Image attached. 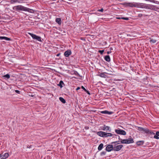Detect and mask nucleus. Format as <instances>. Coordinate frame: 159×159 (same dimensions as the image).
Masks as SVG:
<instances>
[{
	"instance_id": "obj_1",
	"label": "nucleus",
	"mask_w": 159,
	"mask_h": 159,
	"mask_svg": "<svg viewBox=\"0 0 159 159\" xmlns=\"http://www.w3.org/2000/svg\"><path fill=\"white\" fill-rule=\"evenodd\" d=\"M13 9L17 11H28L31 13H33L34 12V10L33 9L25 7L21 5H18L14 6L13 7Z\"/></svg>"
},
{
	"instance_id": "obj_2",
	"label": "nucleus",
	"mask_w": 159,
	"mask_h": 159,
	"mask_svg": "<svg viewBox=\"0 0 159 159\" xmlns=\"http://www.w3.org/2000/svg\"><path fill=\"white\" fill-rule=\"evenodd\" d=\"M136 128L138 130L140 131H142L143 133H149L151 134L154 135L155 134V133L154 132L152 131H150V130L147 128H144L142 127L138 126L136 127Z\"/></svg>"
},
{
	"instance_id": "obj_3",
	"label": "nucleus",
	"mask_w": 159,
	"mask_h": 159,
	"mask_svg": "<svg viewBox=\"0 0 159 159\" xmlns=\"http://www.w3.org/2000/svg\"><path fill=\"white\" fill-rule=\"evenodd\" d=\"M121 143H122L129 144L134 143L133 139L132 138H128L127 139H122Z\"/></svg>"
},
{
	"instance_id": "obj_4",
	"label": "nucleus",
	"mask_w": 159,
	"mask_h": 159,
	"mask_svg": "<svg viewBox=\"0 0 159 159\" xmlns=\"http://www.w3.org/2000/svg\"><path fill=\"white\" fill-rule=\"evenodd\" d=\"M28 34L30 35L33 39H35L38 41L42 42L41 38L40 37L38 36L30 33H28Z\"/></svg>"
},
{
	"instance_id": "obj_5",
	"label": "nucleus",
	"mask_w": 159,
	"mask_h": 159,
	"mask_svg": "<svg viewBox=\"0 0 159 159\" xmlns=\"http://www.w3.org/2000/svg\"><path fill=\"white\" fill-rule=\"evenodd\" d=\"M125 4L126 6L129 7H138V5L136 2H126Z\"/></svg>"
},
{
	"instance_id": "obj_6",
	"label": "nucleus",
	"mask_w": 159,
	"mask_h": 159,
	"mask_svg": "<svg viewBox=\"0 0 159 159\" xmlns=\"http://www.w3.org/2000/svg\"><path fill=\"white\" fill-rule=\"evenodd\" d=\"M147 8L148 9H151V10H154L157 11H158L159 8L157 7L156 6L151 5L147 7Z\"/></svg>"
},
{
	"instance_id": "obj_7",
	"label": "nucleus",
	"mask_w": 159,
	"mask_h": 159,
	"mask_svg": "<svg viewBox=\"0 0 159 159\" xmlns=\"http://www.w3.org/2000/svg\"><path fill=\"white\" fill-rule=\"evenodd\" d=\"M115 132L118 134L123 135L126 134V133L125 131L120 129H115Z\"/></svg>"
},
{
	"instance_id": "obj_8",
	"label": "nucleus",
	"mask_w": 159,
	"mask_h": 159,
	"mask_svg": "<svg viewBox=\"0 0 159 159\" xmlns=\"http://www.w3.org/2000/svg\"><path fill=\"white\" fill-rule=\"evenodd\" d=\"M101 129L103 131H106L107 132H111V129L109 126L104 125L101 127Z\"/></svg>"
},
{
	"instance_id": "obj_9",
	"label": "nucleus",
	"mask_w": 159,
	"mask_h": 159,
	"mask_svg": "<svg viewBox=\"0 0 159 159\" xmlns=\"http://www.w3.org/2000/svg\"><path fill=\"white\" fill-rule=\"evenodd\" d=\"M97 134L99 136L102 137H107V133L103 131H98Z\"/></svg>"
},
{
	"instance_id": "obj_10",
	"label": "nucleus",
	"mask_w": 159,
	"mask_h": 159,
	"mask_svg": "<svg viewBox=\"0 0 159 159\" xmlns=\"http://www.w3.org/2000/svg\"><path fill=\"white\" fill-rule=\"evenodd\" d=\"M123 147V145H120L114 146L113 150L115 151H119Z\"/></svg>"
},
{
	"instance_id": "obj_11",
	"label": "nucleus",
	"mask_w": 159,
	"mask_h": 159,
	"mask_svg": "<svg viewBox=\"0 0 159 159\" xmlns=\"http://www.w3.org/2000/svg\"><path fill=\"white\" fill-rule=\"evenodd\" d=\"M113 145H109L107 146L106 148V150L107 152H110L112 150H113Z\"/></svg>"
},
{
	"instance_id": "obj_12",
	"label": "nucleus",
	"mask_w": 159,
	"mask_h": 159,
	"mask_svg": "<svg viewBox=\"0 0 159 159\" xmlns=\"http://www.w3.org/2000/svg\"><path fill=\"white\" fill-rule=\"evenodd\" d=\"M23 0H11V3L13 4L15 3H23Z\"/></svg>"
},
{
	"instance_id": "obj_13",
	"label": "nucleus",
	"mask_w": 159,
	"mask_h": 159,
	"mask_svg": "<svg viewBox=\"0 0 159 159\" xmlns=\"http://www.w3.org/2000/svg\"><path fill=\"white\" fill-rule=\"evenodd\" d=\"M71 53V51L70 50H68L65 52L64 53V55L66 57H67L70 55Z\"/></svg>"
},
{
	"instance_id": "obj_14",
	"label": "nucleus",
	"mask_w": 159,
	"mask_h": 159,
	"mask_svg": "<svg viewBox=\"0 0 159 159\" xmlns=\"http://www.w3.org/2000/svg\"><path fill=\"white\" fill-rule=\"evenodd\" d=\"M101 112L102 114H107L108 115H111L113 113V112L109 111L107 110L101 111Z\"/></svg>"
},
{
	"instance_id": "obj_15",
	"label": "nucleus",
	"mask_w": 159,
	"mask_h": 159,
	"mask_svg": "<svg viewBox=\"0 0 159 159\" xmlns=\"http://www.w3.org/2000/svg\"><path fill=\"white\" fill-rule=\"evenodd\" d=\"M159 131H157L156 133V134L154 136V138L158 139H159Z\"/></svg>"
},
{
	"instance_id": "obj_16",
	"label": "nucleus",
	"mask_w": 159,
	"mask_h": 159,
	"mask_svg": "<svg viewBox=\"0 0 159 159\" xmlns=\"http://www.w3.org/2000/svg\"><path fill=\"white\" fill-rule=\"evenodd\" d=\"M104 59L108 62H110L111 60L110 58L109 55L106 56L104 58Z\"/></svg>"
},
{
	"instance_id": "obj_17",
	"label": "nucleus",
	"mask_w": 159,
	"mask_h": 159,
	"mask_svg": "<svg viewBox=\"0 0 159 159\" xmlns=\"http://www.w3.org/2000/svg\"><path fill=\"white\" fill-rule=\"evenodd\" d=\"M144 143L143 141H139L137 142L136 144L137 145L139 146L143 145Z\"/></svg>"
},
{
	"instance_id": "obj_18",
	"label": "nucleus",
	"mask_w": 159,
	"mask_h": 159,
	"mask_svg": "<svg viewBox=\"0 0 159 159\" xmlns=\"http://www.w3.org/2000/svg\"><path fill=\"white\" fill-rule=\"evenodd\" d=\"M56 22L59 25H61V19L60 18H57L56 19Z\"/></svg>"
},
{
	"instance_id": "obj_19",
	"label": "nucleus",
	"mask_w": 159,
	"mask_h": 159,
	"mask_svg": "<svg viewBox=\"0 0 159 159\" xmlns=\"http://www.w3.org/2000/svg\"><path fill=\"white\" fill-rule=\"evenodd\" d=\"M0 40H10V39L4 36H0Z\"/></svg>"
},
{
	"instance_id": "obj_20",
	"label": "nucleus",
	"mask_w": 159,
	"mask_h": 159,
	"mask_svg": "<svg viewBox=\"0 0 159 159\" xmlns=\"http://www.w3.org/2000/svg\"><path fill=\"white\" fill-rule=\"evenodd\" d=\"M103 145L102 143L100 144L98 147V150L99 151L101 150L103 147Z\"/></svg>"
},
{
	"instance_id": "obj_21",
	"label": "nucleus",
	"mask_w": 159,
	"mask_h": 159,
	"mask_svg": "<svg viewBox=\"0 0 159 159\" xmlns=\"http://www.w3.org/2000/svg\"><path fill=\"white\" fill-rule=\"evenodd\" d=\"M9 156V154L8 153H6L3 155H2V157L3 159L7 158Z\"/></svg>"
},
{
	"instance_id": "obj_22",
	"label": "nucleus",
	"mask_w": 159,
	"mask_h": 159,
	"mask_svg": "<svg viewBox=\"0 0 159 159\" xmlns=\"http://www.w3.org/2000/svg\"><path fill=\"white\" fill-rule=\"evenodd\" d=\"M59 99L63 103H65L66 102L65 99L62 97H60L59 98Z\"/></svg>"
},
{
	"instance_id": "obj_23",
	"label": "nucleus",
	"mask_w": 159,
	"mask_h": 159,
	"mask_svg": "<svg viewBox=\"0 0 159 159\" xmlns=\"http://www.w3.org/2000/svg\"><path fill=\"white\" fill-rule=\"evenodd\" d=\"M64 83L63 81L62 80H61L59 83V84H58V85L61 88H62L63 87L62 84H64Z\"/></svg>"
},
{
	"instance_id": "obj_24",
	"label": "nucleus",
	"mask_w": 159,
	"mask_h": 159,
	"mask_svg": "<svg viewBox=\"0 0 159 159\" xmlns=\"http://www.w3.org/2000/svg\"><path fill=\"white\" fill-rule=\"evenodd\" d=\"M99 76L101 77L106 78V75L104 73H101L99 75Z\"/></svg>"
},
{
	"instance_id": "obj_25",
	"label": "nucleus",
	"mask_w": 159,
	"mask_h": 159,
	"mask_svg": "<svg viewBox=\"0 0 159 159\" xmlns=\"http://www.w3.org/2000/svg\"><path fill=\"white\" fill-rule=\"evenodd\" d=\"M157 41V40L155 39H150V42L152 44V43H156V42Z\"/></svg>"
},
{
	"instance_id": "obj_26",
	"label": "nucleus",
	"mask_w": 159,
	"mask_h": 159,
	"mask_svg": "<svg viewBox=\"0 0 159 159\" xmlns=\"http://www.w3.org/2000/svg\"><path fill=\"white\" fill-rule=\"evenodd\" d=\"M115 135L114 134H112L111 133H107V137H111Z\"/></svg>"
},
{
	"instance_id": "obj_27",
	"label": "nucleus",
	"mask_w": 159,
	"mask_h": 159,
	"mask_svg": "<svg viewBox=\"0 0 159 159\" xmlns=\"http://www.w3.org/2000/svg\"><path fill=\"white\" fill-rule=\"evenodd\" d=\"M16 78L14 76H11V80H16Z\"/></svg>"
},
{
	"instance_id": "obj_28",
	"label": "nucleus",
	"mask_w": 159,
	"mask_h": 159,
	"mask_svg": "<svg viewBox=\"0 0 159 159\" xmlns=\"http://www.w3.org/2000/svg\"><path fill=\"white\" fill-rule=\"evenodd\" d=\"M11 91H13V92H14V91H15L16 93H18V94H20V91H19L18 90H11Z\"/></svg>"
},
{
	"instance_id": "obj_29",
	"label": "nucleus",
	"mask_w": 159,
	"mask_h": 159,
	"mask_svg": "<svg viewBox=\"0 0 159 159\" xmlns=\"http://www.w3.org/2000/svg\"><path fill=\"white\" fill-rule=\"evenodd\" d=\"M3 77L5 78H6L7 79H8L10 78V75L9 74H7L6 75H4L3 76Z\"/></svg>"
},
{
	"instance_id": "obj_30",
	"label": "nucleus",
	"mask_w": 159,
	"mask_h": 159,
	"mask_svg": "<svg viewBox=\"0 0 159 159\" xmlns=\"http://www.w3.org/2000/svg\"><path fill=\"white\" fill-rule=\"evenodd\" d=\"M106 152L105 151H103L101 153L100 155L101 156L104 155L106 154Z\"/></svg>"
},
{
	"instance_id": "obj_31",
	"label": "nucleus",
	"mask_w": 159,
	"mask_h": 159,
	"mask_svg": "<svg viewBox=\"0 0 159 159\" xmlns=\"http://www.w3.org/2000/svg\"><path fill=\"white\" fill-rule=\"evenodd\" d=\"M104 52V50H99L98 51V52L101 54H103V52Z\"/></svg>"
},
{
	"instance_id": "obj_32",
	"label": "nucleus",
	"mask_w": 159,
	"mask_h": 159,
	"mask_svg": "<svg viewBox=\"0 0 159 159\" xmlns=\"http://www.w3.org/2000/svg\"><path fill=\"white\" fill-rule=\"evenodd\" d=\"M121 19L126 20H129V18L128 17H122L121 18Z\"/></svg>"
},
{
	"instance_id": "obj_33",
	"label": "nucleus",
	"mask_w": 159,
	"mask_h": 159,
	"mask_svg": "<svg viewBox=\"0 0 159 159\" xmlns=\"http://www.w3.org/2000/svg\"><path fill=\"white\" fill-rule=\"evenodd\" d=\"M98 11L102 12L103 11V8H102L101 9H99L98 10Z\"/></svg>"
},
{
	"instance_id": "obj_34",
	"label": "nucleus",
	"mask_w": 159,
	"mask_h": 159,
	"mask_svg": "<svg viewBox=\"0 0 159 159\" xmlns=\"http://www.w3.org/2000/svg\"><path fill=\"white\" fill-rule=\"evenodd\" d=\"M81 88L83 89L85 91H87V90L83 86H81Z\"/></svg>"
},
{
	"instance_id": "obj_35",
	"label": "nucleus",
	"mask_w": 159,
	"mask_h": 159,
	"mask_svg": "<svg viewBox=\"0 0 159 159\" xmlns=\"http://www.w3.org/2000/svg\"><path fill=\"white\" fill-rule=\"evenodd\" d=\"M85 92H86L88 94H89V95L90 94V93L88 90H87V91H85Z\"/></svg>"
},
{
	"instance_id": "obj_36",
	"label": "nucleus",
	"mask_w": 159,
	"mask_h": 159,
	"mask_svg": "<svg viewBox=\"0 0 159 159\" xmlns=\"http://www.w3.org/2000/svg\"><path fill=\"white\" fill-rule=\"evenodd\" d=\"M80 89V87H78L76 89V90H78L79 89Z\"/></svg>"
},
{
	"instance_id": "obj_37",
	"label": "nucleus",
	"mask_w": 159,
	"mask_h": 159,
	"mask_svg": "<svg viewBox=\"0 0 159 159\" xmlns=\"http://www.w3.org/2000/svg\"><path fill=\"white\" fill-rule=\"evenodd\" d=\"M111 53V51H108L107 52V54H110Z\"/></svg>"
},
{
	"instance_id": "obj_38",
	"label": "nucleus",
	"mask_w": 159,
	"mask_h": 159,
	"mask_svg": "<svg viewBox=\"0 0 159 159\" xmlns=\"http://www.w3.org/2000/svg\"><path fill=\"white\" fill-rule=\"evenodd\" d=\"M0 159H3L2 157H0Z\"/></svg>"
},
{
	"instance_id": "obj_39",
	"label": "nucleus",
	"mask_w": 159,
	"mask_h": 159,
	"mask_svg": "<svg viewBox=\"0 0 159 159\" xmlns=\"http://www.w3.org/2000/svg\"><path fill=\"white\" fill-rule=\"evenodd\" d=\"M0 159H3L2 157H0Z\"/></svg>"
},
{
	"instance_id": "obj_40",
	"label": "nucleus",
	"mask_w": 159,
	"mask_h": 159,
	"mask_svg": "<svg viewBox=\"0 0 159 159\" xmlns=\"http://www.w3.org/2000/svg\"><path fill=\"white\" fill-rule=\"evenodd\" d=\"M117 142H113L112 143H117Z\"/></svg>"
},
{
	"instance_id": "obj_41",
	"label": "nucleus",
	"mask_w": 159,
	"mask_h": 159,
	"mask_svg": "<svg viewBox=\"0 0 159 159\" xmlns=\"http://www.w3.org/2000/svg\"><path fill=\"white\" fill-rule=\"evenodd\" d=\"M119 139H120V137H119Z\"/></svg>"
}]
</instances>
